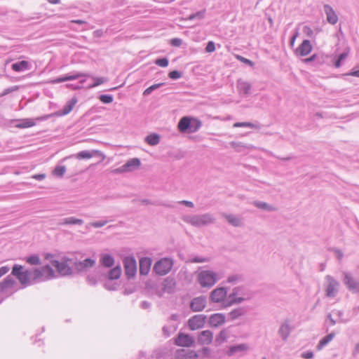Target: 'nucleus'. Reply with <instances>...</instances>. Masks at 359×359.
I'll use <instances>...</instances> for the list:
<instances>
[{"mask_svg":"<svg viewBox=\"0 0 359 359\" xmlns=\"http://www.w3.org/2000/svg\"><path fill=\"white\" fill-rule=\"evenodd\" d=\"M11 275L15 276L23 287L46 281L55 277V271L49 264L41 268L24 270V266L20 264H14L12 268Z\"/></svg>","mask_w":359,"mask_h":359,"instance_id":"obj_1","label":"nucleus"},{"mask_svg":"<svg viewBox=\"0 0 359 359\" xmlns=\"http://www.w3.org/2000/svg\"><path fill=\"white\" fill-rule=\"evenodd\" d=\"M202 126L201 120L191 116H183L178 122L177 128L182 133H193L197 132Z\"/></svg>","mask_w":359,"mask_h":359,"instance_id":"obj_2","label":"nucleus"},{"mask_svg":"<svg viewBox=\"0 0 359 359\" xmlns=\"http://www.w3.org/2000/svg\"><path fill=\"white\" fill-rule=\"evenodd\" d=\"M50 263L61 276H69L73 273V269L70 266V264L72 265L73 259L65 257L62 262L54 259Z\"/></svg>","mask_w":359,"mask_h":359,"instance_id":"obj_3","label":"nucleus"},{"mask_svg":"<svg viewBox=\"0 0 359 359\" xmlns=\"http://www.w3.org/2000/svg\"><path fill=\"white\" fill-rule=\"evenodd\" d=\"M172 266V259L171 258L164 257L155 263L153 271L159 276H164L171 271Z\"/></svg>","mask_w":359,"mask_h":359,"instance_id":"obj_4","label":"nucleus"},{"mask_svg":"<svg viewBox=\"0 0 359 359\" xmlns=\"http://www.w3.org/2000/svg\"><path fill=\"white\" fill-rule=\"evenodd\" d=\"M198 282L203 287H210L217 282L216 273L209 270L202 271L198 275Z\"/></svg>","mask_w":359,"mask_h":359,"instance_id":"obj_5","label":"nucleus"},{"mask_svg":"<svg viewBox=\"0 0 359 359\" xmlns=\"http://www.w3.org/2000/svg\"><path fill=\"white\" fill-rule=\"evenodd\" d=\"M342 276V282L348 290L353 293H359V278H355L349 271H343Z\"/></svg>","mask_w":359,"mask_h":359,"instance_id":"obj_6","label":"nucleus"},{"mask_svg":"<svg viewBox=\"0 0 359 359\" xmlns=\"http://www.w3.org/2000/svg\"><path fill=\"white\" fill-rule=\"evenodd\" d=\"M215 222V218L210 213L194 215L189 219V223L194 226H203Z\"/></svg>","mask_w":359,"mask_h":359,"instance_id":"obj_7","label":"nucleus"},{"mask_svg":"<svg viewBox=\"0 0 359 359\" xmlns=\"http://www.w3.org/2000/svg\"><path fill=\"white\" fill-rule=\"evenodd\" d=\"M227 288L224 287H219L214 289L210 293L209 299L213 303H221L222 307L227 301Z\"/></svg>","mask_w":359,"mask_h":359,"instance_id":"obj_8","label":"nucleus"},{"mask_svg":"<svg viewBox=\"0 0 359 359\" xmlns=\"http://www.w3.org/2000/svg\"><path fill=\"white\" fill-rule=\"evenodd\" d=\"M325 294L327 297L334 298L337 296L340 286L339 282L330 275L325 276Z\"/></svg>","mask_w":359,"mask_h":359,"instance_id":"obj_9","label":"nucleus"},{"mask_svg":"<svg viewBox=\"0 0 359 359\" xmlns=\"http://www.w3.org/2000/svg\"><path fill=\"white\" fill-rule=\"evenodd\" d=\"M125 275L128 279L134 278L137 272V262L134 257L127 256L123 260Z\"/></svg>","mask_w":359,"mask_h":359,"instance_id":"obj_10","label":"nucleus"},{"mask_svg":"<svg viewBox=\"0 0 359 359\" xmlns=\"http://www.w3.org/2000/svg\"><path fill=\"white\" fill-rule=\"evenodd\" d=\"M95 265V260L92 258H86L83 261L73 259L72 266L77 273H85L89 269L93 268Z\"/></svg>","mask_w":359,"mask_h":359,"instance_id":"obj_11","label":"nucleus"},{"mask_svg":"<svg viewBox=\"0 0 359 359\" xmlns=\"http://www.w3.org/2000/svg\"><path fill=\"white\" fill-rule=\"evenodd\" d=\"M161 291L157 292L159 297H163L164 293L173 294L175 291L176 281L173 277L168 276L161 283Z\"/></svg>","mask_w":359,"mask_h":359,"instance_id":"obj_12","label":"nucleus"},{"mask_svg":"<svg viewBox=\"0 0 359 359\" xmlns=\"http://www.w3.org/2000/svg\"><path fill=\"white\" fill-rule=\"evenodd\" d=\"M141 165V161L138 158H133L127 161V162L121 167L114 170V173H123L134 170Z\"/></svg>","mask_w":359,"mask_h":359,"instance_id":"obj_13","label":"nucleus"},{"mask_svg":"<svg viewBox=\"0 0 359 359\" xmlns=\"http://www.w3.org/2000/svg\"><path fill=\"white\" fill-rule=\"evenodd\" d=\"M90 76L88 74H84L81 72H72L69 74L61 76L54 79H52L49 81V83L52 84L60 83L67 81H72L79 79L82 77H90Z\"/></svg>","mask_w":359,"mask_h":359,"instance_id":"obj_14","label":"nucleus"},{"mask_svg":"<svg viewBox=\"0 0 359 359\" xmlns=\"http://www.w3.org/2000/svg\"><path fill=\"white\" fill-rule=\"evenodd\" d=\"M207 316L203 314H198L192 316L188 320V325L191 330H196L202 328L205 323Z\"/></svg>","mask_w":359,"mask_h":359,"instance_id":"obj_15","label":"nucleus"},{"mask_svg":"<svg viewBox=\"0 0 359 359\" xmlns=\"http://www.w3.org/2000/svg\"><path fill=\"white\" fill-rule=\"evenodd\" d=\"M207 298L201 295L194 297L190 302V309L194 312L202 311L206 306Z\"/></svg>","mask_w":359,"mask_h":359,"instance_id":"obj_16","label":"nucleus"},{"mask_svg":"<svg viewBox=\"0 0 359 359\" xmlns=\"http://www.w3.org/2000/svg\"><path fill=\"white\" fill-rule=\"evenodd\" d=\"M77 101L78 100L76 97H72L65 104V105L63 107V108L62 109L58 110L57 111L55 112L54 114H51L47 116L46 118L51 117L53 116H62L67 115L68 114H69L72 111L74 107L77 103Z\"/></svg>","mask_w":359,"mask_h":359,"instance_id":"obj_17","label":"nucleus"},{"mask_svg":"<svg viewBox=\"0 0 359 359\" xmlns=\"http://www.w3.org/2000/svg\"><path fill=\"white\" fill-rule=\"evenodd\" d=\"M194 343V337L187 334L180 333L175 339V344L180 346L190 347Z\"/></svg>","mask_w":359,"mask_h":359,"instance_id":"obj_18","label":"nucleus"},{"mask_svg":"<svg viewBox=\"0 0 359 359\" xmlns=\"http://www.w3.org/2000/svg\"><path fill=\"white\" fill-rule=\"evenodd\" d=\"M93 156H97L100 158L101 161H103L105 158V156L99 150H83L77 154V158L79 159H88L90 158Z\"/></svg>","mask_w":359,"mask_h":359,"instance_id":"obj_19","label":"nucleus"},{"mask_svg":"<svg viewBox=\"0 0 359 359\" xmlns=\"http://www.w3.org/2000/svg\"><path fill=\"white\" fill-rule=\"evenodd\" d=\"M225 321V315L221 313H217L210 316L208 323L211 327H217L223 325Z\"/></svg>","mask_w":359,"mask_h":359,"instance_id":"obj_20","label":"nucleus"},{"mask_svg":"<svg viewBox=\"0 0 359 359\" xmlns=\"http://www.w3.org/2000/svg\"><path fill=\"white\" fill-rule=\"evenodd\" d=\"M292 330V328L290 325L289 320H286L280 325L278 333L283 341H285L288 339Z\"/></svg>","mask_w":359,"mask_h":359,"instance_id":"obj_21","label":"nucleus"},{"mask_svg":"<svg viewBox=\"0 0 359 359\" xmlns=\"http://www.w3.org/2000/svg\"><path fill=\"white\" fill-rule=\"evenodd\" d=\"M236 86L239 94L243 96H247L250 94L252 86L249 82L239 79L237 80Z\"/></svg>","mask_w":359,"mask_h":359,"instance_id":"obj_22","label":"nucleus"},{"mask_svg":"<svg viewBox=\"0 0 359 359\" xmlns=\"http://www.w3.org/2000/svg\"><path fill=\"white\" fill-rule=\"evenodd\" d=\"M213 339V333L210 330L202 331L198 337V343L201 345H208L212 343Z\"/></svg>","mask_w":359,"mask_h":359,"instance_id":"obj_23","label":"nucleus"},{"mask_svg":"<svg viewBox=\"0 0 359 359\" xmlns=\"http://www.w3.org/2000/svg\"><path fill=\"white\" fill-rule=\"evenodd\" d=\"M312 50V46L308 39H305L296 50V53L300 56H306Z\"/></svg>","mask_w":359,"mask_h":359,"instance_id":"obj_24","label":"nucleus"},{"mask_svg":"<svg viewBox=\"0 0 359 359\" xmlns=\"http://www.w3.org/2000/svg\"><path fill=\"white\" fill-rule=\"evenodd\" d=\"M324 12L327 22L331 25H335L338 21V16L334 9L329 5H324Z\"/></svg>","mask_w":359,"mask_h":359,"instance_id":"obj_25","label":"nucleus"},{"mask_svg":"<svg viewBox=\"0 0 359 359\" xmlns=\"http://www.w3.org/2000/svg\"><path fill=\"white\" fill-rule=\"evenodd\" d=\"M151 265V259L149 257H142L140 259V273L146 276L149 273Z\"/></svg>","mask_w":359,"mask_h":359,"instance_id":"obj_26","label":"nucleus"},{"mask_svg":"<svg viewBox=\"0 0 359 359\" xmlns=\"http://www.w3.org/2000/svg\"><path fill=\"white\" fill-rule=\"evenodd\" d=\"M179 359H197L198 354L194 350L180 349L177 351Z\"/></svg>","mask_w":359,"mask_h":359,"instance_id":"obj_27","label":"nucleus"},{"mask_svg":"<svg viewBox=\"0 0 359 359\" xmlns=\"http://www.w3.org/2000/svg\"><path fill=\"white\" fill-rule=\"evenodd\" d=\"M32 67L31 64L26 60H20L11 65V69L16 72L29 70Z\"/></svg>","mask_w":359,"mask_h":359,"instance_id":"obj_28","label":"nucleus"},{"mask_svg":"<svg viewBox=\"0 0 359 359\" xmlns=\"http://www.w3.org/2000/svg\"><path fill=\"white\" fill-rule=\"evenodd\" d=\"M222 215L233 226L241 227L243 226V221L241 217L232 214L224 213Z\"/></svg>","mask_w":359,"mask_h":359,"instance_id":"obj_29","label":"nucleus"},{"mask_svg":"<svg viewBox=\"0 0 359 359\" xmlns=\"http://www.w3.org/2000/svg\"><path fill=\"white\" fill-rule=\"evenodd\" d=\"M121 268L119 265L109 270L105 274L104 277L109 280H117L121 275Z\"/></svg>","mask_w":359,"mask_h":359,"instance_id":"obj_30","label":"nucleus"},{"mask_svg":"<svg viewBox=\"0 0 359 359\" xmlns=\"http://www.w3.org/2000/svg\"><path fill=\"white\" fill-rule=\"evenodd\" d=\"M248 312L246 307L241 306L233 309L229 313L228 316L231 320H234L239 318L241 316H245Z\"/></svg>","mask_w":359,"mask_h":359,"instance_id":"obj_31","label":"nucleus"},{"mask_svg":"<svg viewBox=\"0 0 359 359\" xmlns=\"http://www.w3.org/2000/svg\"><path fill=\"white\" fill-rule=\"evenodd\" d=\"M248 349V346L246 344H240L238 345L231 346L227 352L226 354L229 356H232L236 353L238 352H243Z\"/></svg>","mask_w":359,"mask_h":359,"instance_id":"obj_32","label":"nucleus"},{"mask_svg":"<svg viewBox=\"0 0 359 359\" xmlns=\"http://www.w3.org/2000/svg\"><path fill=\"white\" fill-rule=\"evenodd\" d=\"M114 258L109 254H104L100 258V264L107 268H110L114 265Z\"/></svg>","mask_w":359,"mask_h":359,"instance_id":"obj_33","label":"nucleus"},{"mask_svg":"<svg viewBox=\"0 0 359 359\" xmlns=\"http://www.w3.org/2000/svg\"><path fill=\"white\" fill-rule=\"evenodd\" d=\"M15 283L14 279L11 275L6 276L3 281L0 282V291H4L6 289L12 287Z\"/></svg>","mask_w":359,"mask_h":359,"instance_id":"obj_34","label":"nucleus"},{"mask_svg":"<svg viewBox=\"0 0 359 359\" xmlns=\"http://www.w3.org/2000/svg\"><path fill=\"white\" fill-rule=\"evenodd\" d=\"M233 128H250L260 129L261 126L259 123H251V122H236L233 126Z\"/></svg>","mask_w":359,"mask_h":359,"instance_id":"obj_35","label":"nucleus"},{"mask_svg":"<svg viewBox=\"0 0 359 359\" xmlns=\"http://www.w3.org/2000/svg\"><path fill=\"white\" fill-rule=\"evenodd\" d=\"M335 334H336L334 332H332L325 337H324L323 339H321L317 346V348L320 350L324 346H325L330 341H331L334 339Z\"/></svg>","mask_w":359,"mask_h":359,"instance_id":"obj_36","label":"nucleus"},{"mask_svg":"<svg viewBox=\"0 0 359 359\" xmlns=\"http://www.w3.org/2000/svg\"><path fill=\"white\" fill-rule=\"evenodd\" d=\"M145 142L151 146H156L160 142V135L157 133L149 134L145 137Z\"/></svg>","mask_w":359,"mask_h":359,"instance_id":"obj_37","label":"nucleus"},{"mask_svg":"<svg viewBox=\"0 0 359 359\" xmlns=\"http://www.w3.org/2000/svg\"><path fill=\"white\" fill-rule=\"evenodd\" d=\"M245 300V299L242 297L235 296V297H228L226 302L224 305V308H226V307L231 306L235 304H241V303L243 302Z\"/></svg>","mask_w":359,"mask_h":359,"instance_id":"obj_38","label":"nucleus"},{"mask_svg":"<svg viewBox=\"0 0 359 359\" xmlns=\"http://www.w3.org/2000/svg\"><path fill=\"white\" fill-rule=\"evenodd\" d=\"M253 204L257 208L265 210L267 211L271 212L276 210V208L273 206L268 204L266 202L256 201L253 202Z\"/></svg>","mask_w":359,"mask_h":359,"instance_id":"obj_39","label":"nucleus"},{"mask_svg":"<svg viewBox=\"0 0 359 359\" xmlns=\"http://www.w3.org/2000/svg\"><path fill=\"white\" fill-rule=\"evenodd\" d=\"M66 170H67V169H66L65 165H57L54 168L52 173L55 177H62L64 176V175L65 174Z\"/></svg>","mask_w":359,"mask_h":359,"instance_id":"obj_40","label":"nucleus"},{"mask_svg":"<svg viewBox=\"0 0 359 359\" xmlns=\"http://www.w3.org/2000/svg\"><path fill=\"white\" fill-rule=\"evenodd\" d=\"M205 9L201 10L199 11H197L194 13L191 14L188 19L190 20H201L205 18Z\"/></svg>","mask_w":359,"mask_h":359,"instance_id":"obj_41","label":"nucleus"},{"mask_svg":"<svg viewBox=\"0 0 359 359\" xmlns=\"http://www.w3.org/2000/svg\"><path fill=\"white\" fill-rule=\"evenodd\" d=\"M26 262L31 265H39L41 259L38 255H32L26 258Z\"/></svg>","mask_w":359,"mask_h":359,"instance_id":"obj_42","label":"nucleus"},{"mask_svg":"<svg viewBox=\"0 0 359 359\" xmlns=\"http://www.w3.org/2000/svg\"><path fill=\"white\" fill-rule=\"evenodd\" d=\"M164 85V83H156V84H154L151 86H149V88H147V89H145L143 92V95L144 96H148L154 90L158 89V88L163 86Z\"/></svg>","mask_w":359,"mask_h":359,"instance_id":"obj_43","label":"nucleus"},{"mask_svg":"<svg viewBox=\"0 0 359 359\" xmlns=\"http://www.w3.org/2000/svg\"><path fill=\"white\" fill-rule=\"evenodd\" d=\"M140 202L144 205H163L168 208H173L172 205L167 204L165 203H160L156 201H151L149 199H142Z\"/></svg>","mask_w":359,"mask_h":359,"instance_id":"obj_44","label":"nucleus"},{"mask_svg":"<svg viewBox=\"0 0 359 359\" xmlns=\"http://www.w3.org/2000/svg\"><path fill=\"white\" fill-rule=\"evenodd\" d=\"M348 54V52L340 53L334 62V67L337 68L340 67L341 66V62L347 57Z\"/></svg>","mask_w":359,"mask_h":359,"instance_id":"obj_45","label":"nucleus"},{"mask_svg":"<svg viewBox=\"0 0 359 359\" xmlns=\"http://www.w3.org/2000/svg\"><path fill=\"white\" fill-rule=\"evenodd\" d=\"M91 78L95 81L94 83L93 84H91L90 86V88H94V87H96V86H98L105 82L107 81V79L105 78V77H95V76H91Z\"/></svg>","mask_w":359,"mask_h":359,"instance_id":"obj_46","label":"nucleus"},{"mask_svg":"<svg viewBox=\"0 0 359 359\" xmlns=\"http://www.w3.org/2000/svg\"><path fill=\"white\" fill-rule=\"evenodd\" d=\"M228 334L226 330H222L216 337V341L219 344L224 342L227 339Z\"/></svg>","mask_w":359,"mask_h":359,"instance_id":"obj_47","label":"nucleus"},{"mask_svg":"<svg viewBox=\"0 0 359 359\" xmlns=\"http://www.w3.org/2000/svg\"><path fill=\"white\" fill-rule=\"evenodd\" d=\"M99 100L104 104H110L113 102V95L109 94H103L100 95Z\"/></svg>","mask_w":359,"mask_h":359,"instance_id":"obj_48","label":"nucleus"},{"mask_svg":"<svg viewBox=\"0 0 359 359\" xmlns=\"http://www.w3.org/2000/svg\"><path fill=\"white\" fill-rule=\"evenodd\" d=\"M34 125V123L29 119H24L21 123L18 124L16 126L20 128H26L32 127Z\"/></svg>","mask_w":359,"mask_h":359,"instance_id":"obj_49","label":"nucleus"},{"mask_svg":"<svg viewBox=\"0 0 359 359\" xmlns=\"http://www.w3.org/2000/svg\"><path fill=\"white\" fill-rule=\"evenodd\" d=\"M243 286H238L234 287L232 290V292L229 294L228 297H235V296H238L239 294H243Z\"/></svg>","mask_w":359,"mask_h":359,"instance_id":"obj_50","label":"nucleus"},{"mask_svg":"<svg viewBox=\"0 0 359 359\" xmlns=\"http://www.w3.org/2000/svg\"><path fill=\"white\" fill-rule=\"evenodd\" d=\"M83 220L81 219H77L74 217H68V224L71 225H82L83 224Z\"/></svg>","mask_w":359,"mask_h":359,"instance_id":"obj_51","label":"nucleus"},{"mask_svg":"<svg viewBox=\"0 0 359 359\" xmlns=\"http://www.w3.org/2000/svg\"><path fill=\"white\" fill-rule=\"evenodd\" d=\"M155 64L162 67H166L169 64V61L167 57H161L155 61Z\"/></svg>","mask_w":359,"mask_h":359,"instance_id":"obj_52","label":"nucleus"},{"mask_svg":"<svg viewBox=\"0 0 359 359\" xmlns=\"http://www.w3.org/2000/svg\"><path fill=\"white\" fill-rule=\"evenodd\" d=\"M182 76V72L178 70L171 71L168 74L169 78L172 80H177V79L181 78Z\"/></svg>","mask_w":359,"mask_h":359,"instance_id":"obj_53","label":"nucleus"},{"mask_svg":"<svg viewBox=\"0 0 359 359\" xmlns=\"http://www.w3.org/2000/svg\"><path fill=\"white\" fill-rule=\"evenodd\" d=\"M236 58L240 62H243V63H244V64H245V65H248V66H250L251 67H253L255 66V63L252 60H249L248 58H245V57H243L241 55H236Z\"/></svg>","mask_w":359,"mask_h":359,"instance_id":"obj_54","label":"nucleus"},{"mask_svg":"<svg viewBox=\"0 0 359 359\" xmlns=\"http://www.w3.org/2000/svg\"><path fill=\"white\" fill-rule=\"evenodd\" d=\"M241 280V276L240 275L233 274V275L229 276L227 278L226 281L229 283H235Z\"/></svg>","mask_w":359,"mask_h":359,"instance_id":"obj_55","label":"nucleus"},{"mask_svg":"<svg viewBox=\"0 0 359 359\" xmlns=\"http://www.w3.org/2000/svg\"><path fill=\"white\" fill-rule=\"evenodd\" d=\"M86 281L89 285H93V286L96 285L97 283V280L96 277L92 274H89L87 276Z\"/></svg>","mask_w":359,"mask_h":359,"instance_id":"obj_56","label":"nucleus"},{"mask_svg":"<svg viewBox=\"0 0 359 359\" xmlns=\"http://www.w3.org/2000/svg\"><path fill=\"white\" fill-rule=\"evenodd\" d=\"M108 222L107 220H100V221H96L90 223V226L95 227V228H100L104 226L105 224H107Z\"/></svg>","mask_w":359,"mask_h":359,"instance_id":"obj_57","label":"nucleus"},{"mask_svg":"<svg viewBox=\"0 0 359 359\" xmlns=\"http://www.w3.org/2000/svg\"><path fill=\"white\" fill-rule=\"evenodd\" d=\"M208 261H209L208 258L202 257H199V256H196L191 259V262L193 263H203V262H207Z\"/></svg>","mask_w":359,"mask_h":359,"instance_id":"obj_58","label":"nucleus"},{"mask_svg":"<svg viewBox=\"0 0 359 359\" xmlns=\"http://www.w3.org/2000/svg\"><path fill=\"white\" fill-rule=\"evenodd\" d=\"M303 32L304 34H306L307 36L311 38L313 36V29L307 25L304 26L303 27Z\"/></svg>","mask_w":359,"mask_h":359,"instance_id":"obj_59","label":"nucleus"},{"mask_svg":"<svg viewBox=\"0 0 359 359\" xmlns=\"http://www.w3.org/2000/svg\"><path fill=\"white\" fill-rule=\"evenodd\" d=\"M215 50V44L213 41H208L207 45H206V47H205V51L207 53H212L214 52Z\"/></svg>","mask_w":359,"mask_h":359,"instance_id":"obj_60","label":"nucleus"},{"mask_svg":"<svg viewBox=\"0 0 359 359\" xmlns=\"http://www.w3.org/2000/svg\"><path fill=\"white\" fill-rule=\"evenodd\" d=\"M104 287L105 289H107L108 290H116L118 285L116 283L111 284V283H109L108 282H106L104 284Z\"/></svg>","mask_w":359,"mask_h":359,"instance_id":"obj_61","label":"nucleus"},{"mask_svg":"<svg viewBox=\"0 0 359 359\" xmlns=\"http://www.w3.org/2000/svg\"><path fill=\"white\" fill-rule=\"evenodd\" d=\"M327 322H329V324L331 326H333L334 325H336L337 323H338V321L335 320L332 316V314L331 313H328L326 316V320H325V323H327Z\"/></svg>","mask_w":359,"mask_h":359,"instance_id":"obj_62","label":"nucleus"},{"mask_svg":"<svg viewBox=\"0 0 359 359\" xmlns=\"http://www.w3.org/2000/svg\"><path fill=\"white\" fill-rule=\"evenodd\" d=\"M182 40L179 38L172 39L170 41V44L175 47H179L182 45Z\"/></svg>","mask_w":359,"mask_h":359,"instance_id":"obj_63","label":"nucleus"},{"mask_svg":"<svg viewBox=\"0 0 359 359\" xmlns=\"http://www.w3.org/2000/svg\"><path fill=\"white\" fill-rule=\"evenodd\" d=\"M346 75L355 76L359 78V66L354 67L349 73Z\"/></svg>","mask_w":359,"mask_h":359,"instance_id":"obj_64","label":"nucleus"}]
</instances>
